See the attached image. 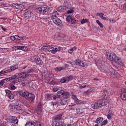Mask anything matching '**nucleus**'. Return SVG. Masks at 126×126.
Masks as SVG:
<instances>
[{
  "instance_id": "obj_14",
  "label": "nucleus",
  "mask_w": 126,
  "mask_h": 126,
  "mask_svg": "<svg viewBox=\"0 0 126 126\" xmlns=\"http://www.w3.org/2000/svg\"><path fill=\"white\" fill-rule=\"evenodd\" d=\"M121 98L122 100H126V89H125L124 92L121 94Z\"/></svg>"
},
{
  "instance_id": "obj_40",
  "label": "nucleus",
  "mask_w": 126,
  "mask_h": 126,
  "mask_svg": "<svg viewBox=\"0 0 126 126\" xmlns=\"http://www.w3.org/2000/svg\"><path fill=\"white\" fill-rule=\"evenodd\" d=\"M113 53H111L110 54H109L107 57V59L108 60H109V61H112V59H113Z\"/></svg>"
},
{
  "instance_id": "obj_6",
  "label": "nucleus",
  "mask_w": 126,
  "mask_h": 126,
  "mask_svg": "<svg viewBox=\"0 0 126 126\" xmlns=\"http://www.w3.org/2000/svg\"><path fill=\"white\" fill-rule=\"evenodd\" d=\"M53 22L55 24L57 25V26H62V21L61 19L56 18L55 19H52Z\"/></svg>"
},
{
  "instance_id": "obj_10",
  "label": "nucleus",
  "mask_w": 126,
  "mask_h": 126,
  "mask_svg": "<svg viewBox=\"0 0 126 126\" xmlns=\"http://www.w3.org/2000/svg\"><path fill=\"white\" fill-rule=\"evenodd\" d=\"M26 99H29L31 100V102H32L33 101V100L35 99V95L32 94H29V93Z\"/></svg>"
},
{
  "instance_id": "obj_41",
  "label": "nucleus",
  "mask_w": 126,
  "mask_h": 126,
  "mask_svg": "<svg viewBox=\"0 0 126 126\" xmlns=\"http://www.w3.org/2000/svg\"><path fill=\"white\" fill-rule=\"evenodd\" d=\"M102 91L104 93L105 96H106V94L108 95V94H109L108 91H107V89H102Z\"/></svg>"
},
{
  "instance_id": "obj_16",
  "label": "nucleus",
  "mask_w": 126,
  "mask_h": 126,
  "mask_svg": "<svg viewBox=\"0 0 126 126\" xmlns=\"http://www.w3.org/2000/svg\"><path fill=\"white\" fill-rule=\"evenodd\" d=\"M44 51L45 52H51L53 51V46L48 45V46L46 48H43Z\"/></svg>"
},
{
  "instance_id": "obj_49",
  "label": "nucleus",
  "mask_w": 126,
  "mask_h": 126,
  "mask_svg": "<svg viewBox=\"0 0 126 126\" xmlns=\"http://www.w3.org/2000/svg\"><path fill=\"white\" fill-rule=\"evenodd\" d=\"M81 63V61L77 60L75 61V63L77 64V65H80V64H81L80 63Z\"/></svg>"
},
{
  "instance_id": "obj_12",
  "label": "nucleus",
  "mask_w": 126,
  "mask_h": 126,
  "mask_svg": "<svg viewBox=\"0 0 126 126\" xmlns=\"http://www.w3.org/2000/svg\"><path fill=\"white\" fill-rule=\"evenodd\" d=\"M29 93L26 91H21L20 92V95H22V97H25L26 98H27Z\"/></svg>"
},
{
  "instance_id": "obj_63",
  "label": "nucleus",
  "mask_w": 126,
  "mask_h": 126,
  "mask_svg": "<svg viewBox=\"0 0 126 126\" xmlns=\"http://www.w3.org/2000/svg\"><path fill=\"white\" fill-rule=\"evenodd\" d=\"M57 123H58V122H53L52 126H57Z\"/></svg>"
},
{
  "instance_id": "obj_38",
  "label": "nucleus",
  "mask_w": 126,
  "mask_h": 126,
  "mask_svg": "<svg viewBox=\"0 0 126 126\" xmlns=\"http://www.w3.org/2000/svg\"><path fill=\"white\" fill-rule=\"evenodd\" d=\"M21 6H22V4L15 3V8H16L17 9H19V8L21 7Z\"/></svg>"
},
{
  "instance_id": "obj_23",
  "label": "nucleus",
  "mask_w": 126,
  "mask_h": 126,
  "mask_svg": "<svg viewBox=\"0 0 126 126\" xmlns=\"http://www.w3.org/2000/svg\"><path fill=\"white\" fill-rule=\"evenodd\" d=\"M56 9L58 11H59L60 12H62V11H63V10L65 9V7H63V6H60L57 8Z\"/></svg>"
},
{
  "instance_id": "obj_13",
  "label": "nucleus",
  "mask_w": 126,
  "mask_h": 126,
  "mask_svg": "<svg viewBox=\"0 0 126 126\" xmlns=\"http://www.w3.org/2000/svg\"><path fill=\"white\" fill-rule=\"evenodd\" d=\"M115 63H117V65H124V62H123V61H122V59H120L117 58L116 60H115Z\"/></svg>"
},
{
  "instance_id": "obj_35",
  "label": "nucleus",
  "mask_w": 126,
  "mask_h": 126,
  "mask_svg": "<svg viewBox=\"0 0 126 126\" xmlns=\"http://www.w3.org/2000/svg\"><path fill=\"white\" fill-rule=\"evenodd\" d=\"M66 79L67 80V82H68L70 80H72V79H73V76H70L69 77H67L66 78Z\"/></svg>"
},
{
  "instance_id": "obj_3",
  "label": "nucleus",
  "mask_w": 126,
  "mask_h": 126,
  "mask_svg": "<svg viewBox=\"0 0 126 126\" xmlns=\"http://www.w3.org/2000/svg\"><path fill=\"white\" fill-rule=\"evenodd\" d=\"M31 60L32 62H33L34 63H36L37 64H43V61L41 60V59H40L39 57L37 56H32L31 57Z\"/></svg>"
},
{
  "instance_id": "obj_61",
  "label": "nucleus",
  "mask_w": 126,
  "mask_h": 126,
  "mask_svg": "<svg viewBox=\"0 0 126 126\" xmlns=\"http://www.w3.org/2000/svg\"><path fill=\"white\" fill-rule=\"evenodd\" d=\"M4 80H1L0 82V85H1V86H2L3 85V84H4Z\"/></svg>"
},
{
  "instance_id": "obj_5",
  "label": "nucleus",
  "mask_w": 126,
  "mask_h": 126,
  "mask_svg": "<svg viewBox=\"0 0 126 126\" xmlns=\"http://www.w3.org/2000/svg\"><path fill=\"white\" fill-rule=\"evenodd\" d=\"M24 17L27 19H29V18H34V17H35V14L31 11H26L24 13Z\"/></svg>"
},
{
  "instance_id": "obj_50",
  "label": "nucleus",
  "mask_w": 126,
  "mask_h": 126,
  "mask_svg": "<svg viewBox=\"0 0 126 126\" xmlns=\"http://www.w3.org/2000/svg\"><path fill=\"white\" fill-rule=\"evenodd\" d=\"M22 51H24V52H26L28 50V48L25 47V46H22Z\"/></svg>"
},
{
  "instance_id": "obj_2",
  "label": "nucleus",
  "mask_w": 126,
  "mask_h": 126,
  "mask_svg": "<svg viewBox=\"0 0 126 126\" xmlns=\"http://www.w3.org/2000/svg\"><path fill=\"white\" fill-rule=\"evenodd\" d=\"M19 77L14 81L13 83H17V82H21L23 80V78H25L24 72H21L18 74Z\"/></svg>"
},
{
  "instance_id": "obj_53",
  "label": "nucleus",
  "mask_w": 126,
  "mask_h": 126,
  "mask_svg": "<svg viewBox=\"0 0 126 126\" xmlns=\"http://www.w3.org/2000/svg\"><path fill=\"white\" fill-rule=\"evenodd\" d=\"M111 115V114H110V113L107 115V117L108 120H112V116Z\"/></svg>"
},
{
  "instance_id": "obj_42",
  "label": "nucleus",
  "mask_w": 126,
  "mask_h": 126,
  "mask_svg": "<svg viewBox=\"0 0 126 126\" xmlns=\"http://www.w3.org/2000/svg\"><path fill=\"white\" fill-rule=\"evenodd\" d=\"M107 123H108V121L104 120L103 122L100 123V125L101 126H105V125H107Z\"/></svg>"
},
{
  "instance_id": "obj_44",
  "label": "nucleus",
  "mask_w": 126,
  "mask_h": 126,
  "mask_svg": "<svg viewBox=\"0 0 126 126\" xmlns=\"http://www.w3.org/2000/svg\"><path fill=\"white\" fill-rule=\"evenodd\" d=\"M81 64H80V66H82V67H85V65H86V64L85 62H81V63H80Z\"/></svg>"
},
{
  "instance_id": "obj_56",
  "label": "nucleus",
  "mask_w": 126,
  "mask_h": 126,
  "mask_svg": "<svg viewBox=\"0 0 126 126\" xmlns=\"http://www.w3.org/2000/svg\"><path fill=\"white\" fill-rule=\"evenodd\" d=\"M36 10H37V11H39V12H42V6L36 8Z\"/></svg>"
},
{
  "instance_id": "obj_36",
  "label": "nucleus",
  "mask_w": 126,
  "mask_h": 126,
  "mask_svg": "<svg viewBox=\"0 0 126 126\" xmlns=\"http://www.w3.org/2000/svg\"><path fill=\"white\" fill-rule=\"evenodd\" d=\"M63 67H57L55 68V70L56 71H60V70H62V69H63Z\"/></svg>"
},
{
  "instance_id": "obj_17",
  "label": "nucleus",
  "mask_w": 126,
  "mask_h": 126,
  "mask_svg": "<svg viewBox=\"0 0 126 126\" xmlns=\"http://www.w3.org/2000/svg\"><path fill=\"white\" fill-rule=\"evenodd\" d=\"M36 126V123L34 121H29L27 122L25 126Z\"/></svg>"
},
{
  "instance_id": "obj_52",
  "label": "nucleus",
  "mask_w": 126,
  "mask_h": 126,
  "mask_svg": "<svg viewBox=\"0 0 126 126\" xmlns=\"http://www.w3.org/2000/svg\"><path fill=\"white\" fill-rule=\"evenodd\" d=\"M71 98L72 99H73L74 100V101L77 98V96H76V95H74V94H72L71 95Z\"/></svg>"
},
{
  "instance_id": "obj_59",
  "label": "nucleus",
  "mask_w": 126,
  "mask_h": 126,
  "mask_svg": "<svg viewBox=\"0 0 126 126\" xmlns=\"http://www.w3.org/2000/svg\"><path fill=\"white\" fill-rule=\"evenodd\" d=\"M28 72H29V73H31V72H33V71H34V69H32V68H31V69H29V70H28Z\"/></svg>"
},
{
  "instance_id": "obj_21",
  "label": "nucleus",
  "mask_w": 126,
  "mask_h": 126,
  "mask_svg": "<svg viewBox=\"0 0 126 126\" xmlns=\"http://www.w3.org/2000/svg\"><path fill=\"white\" fill-rule=\"evenodd\" d=\"M53 98V94H47L45 95V98L46 100L49 101V100H51Z\"/></svg>"
},
{
  "instance_id": "obj_32",
  "label": "nucleus",
  "mask_w": 126,
  "mask_h": 126,
  "mask_svg": "<svg viewBox=\"0 0 126 126\" xmlns=\"http://www.w3.org/2000/svg\"><path fill=\"white\" fill-rule=\"evenodd\" d=\"M75 103H76V104H77V105H78V104H81V103H82V101L79 99H78V98H76L75 99V100H74Z\"/></svg>"
},
{
  "instance_id": "obj_28",
  "label": "nucleus",
  "mask_w": 126,
  "mask_h": 126,
  "mask_svg": "<svg viewBox=\"0 0 126 126\" xmlns=\"http://www.w3.org/2000/svg\"><path fill=\"white\" fill-rule=\"evenodd\" d=\"M42 109H43L42 105H41V103H39L37 106V111H38L39 112H42Z\"/></svg>"
},
{
  "instance_id": "obj_58",
  "label": "nucleus",
  "mask_w": 126,
  "mask_h": 126,
  "mask_svg": "<svg viewBox=\"0 0 126 126\" xmlns=\"http://www.w3.org/2000/svg\"><path fill=\"white\" fill-rule=\"evenodd\" d=\"M11 88L12 90H15V89H16V87L13 85H11Z\"/></svg>"
},
{
  "instance_id": "obj_33",
  "label": "nucleus",
  "mask_w": 126,
  "mask_h": 126,
  "mask_svg": "<svg viewBox=\"0 0 126 126\" xmlns=\"http://www.w3.org/2000/svg\"><path fill=\"white\" fill-rule=\"evenodd\" d=\"M75 103H76V104H77V105H78V104H81V103H82V101L79 99H78V98H76L75 99V100H74Z\"/></svg>"
},
{
  "instance_id": "obj_18",
  "label": "nucleus",
  "mask_w": 126,
  "mask_h": 126,
  "mask_svg": "<svg viewBox=\"0 0 126 126\" xmlns=\"http://www.w3.org/2000/svg\"><path fill=\"white\" fill-rule=\"evenodd\" d=\"M51 106H52L53 110H56V109L58 107H59V104L58 103V102H52Z\"/></svg>"
},
{
  "instance_id": "obj_29",
  "label": "nucleus",
  "mask_w": 126,
  "mask_h": 126,
  "mask_svg": "<svg viewBox=\"0 0 126 126\" xmlns=\"http://www.w3.org/2000/svg\"><path fill=\"white\" fill-rule=\"evenodd\" d=\"M118 57H117V55H116V54H113V56H112V60H111L112 62H115L116 61H117V59Z\"/></svg>"
},
{
  "instance_id": "obj_22",
  "label": "nucleus",
  "mask_w": 126,
  "mask_h": 126,
  "mask_svg": "<svg viewBox=\"0 0 126 126\" xmlns=\"http://www.w3.org/2000/svg\"><path fill=\"white\" fill-rule=\"evenodd\" d=\"M97 15H99V17L101 18V19H103V20H106V17H104V13H97Z\"/></svg>"
},
{
  "instance_id": "obj_45",
  "label": "nucleus",
  "mask_w": 126,
  "mask_h": 126,
  "mask_svg": "<svg viewBox=\"0 0 126 126\" xmlns=\"http://www.w3.org/2000/svg\"><path fill=\"white\" fill-rule=\"evenodd\" d=\"M93 91V90H92V89H89L87 90V91H86L85 94L87 95H88V94H89V93H91V92H92Z\"/></svg>"
},
{
  "instance_id": "obj_34",
  "label": "nucleus",
  "mask_w": 126,
  "mask_h": 126,
  "mask_svg": "<svg viewBox=\"0 0 126 126\" xmlns=\"http://www.w3.org/2000/svg\"><path fill=\"white\" fill-rule=\"evenodd\" d=\"M7 72H9V71H8V69H7L6 70H2L0 72V75H1V74H3V73H7Z\"/></svg>"
},
{
  "instance_id": "obj_64",
  "label": "nucleus",
  "mask_w": 126,
  "mask_h": 126,
  "mask_svg": "<svg viewBox=\"0 0 126 126\" xmlns=\"http://www.w3.org/2000/svg\"><path fill=\"white\" fill-rule=\"evenodd\" d=\"M72 12H73V10H70L67 11V13L68 14L72 13Z\"/></svg>"
},
{
  "instance_id": "obj_47",
  "label": "nucleus",
  "mask_w": 126,
  "mask_h": 126,
  "mask_svg": "<svg viewBox=\"0 0 126 126\" xmlns=\"http://www.w3.org/2000/svg\"><path fill=\"white\" fill-rule=\"evenodd\" d=\"M75 22H76V20L73 19V18H72L70 23H71V24H74Z\"/></svg>"
},
{
  "instance_id": "obj_19",
  "label": "nucleus",
  "mask_w": 126,
  "mask_h": 126,
  "mask_svg": "<svg viewBox=\"0 0 126 126\" xmlns=\"http://www.w3.org/2000/svg\"><path fill=\"white\" fill-rule=\"evenodd\" d=\"M13 109H14V110H16V111H17L18 112L19 111H21V110H22V108L17 105H13Z\"/></svg>"
},
{
  "instance_id": "obj_37",
  "label": "nucleus",
  "mask_w": 126,
  "mask_h": 126,
  "mask_svg": "<svg viewBox=\"0 0 126 126\" xmlns=\"http://www.w3.org/2000/svg\"><path fill=\"white\" fill-rule=\"evenodd\" d=\"M96 23H97V24H98V25H99L100 28H104V26H103V24L102 23H101L100 22V21L99 20H96Z\"/></svg>"
},
{
  "instance_id": "obj_43",
  "label": "nucleus",
  "mask_w": 126,
  "mask_h": 126,
  "mask_svg": "<svg viewBox=\"0 0 126 126\" xmlns=\"http://www.w3.org/2000/svg\"><path fill=\"white\" fill-rule=\"evenodd\" d=\"M60 82H61L62 83H64V82H67L66 78H63V79H62L60 81Z\"/></svg>"
},
{
  "instance_id": "obj_4",
  "label": "nucleus",
  "mask_w": 126,
  "mask_h": 126,
  "mask_svg": "<svg viewBox=\"0 0 126 126\" xmlns=\"http://www.w3.org/2000/svg\"><path fill=\"white\" fill-rule=\"evenodd\" d=\"M57 94L60 96L63 95V98H68V96H70V94H69V93H67L63 90H61L58 92Z\"/></svg>"
},
{
  "instance_id": "obj_27",
  "label": "nucleus",
  "mask_w": 126,
  "mask_h": 126,
  "mask_svg": "<svg viewBox=\"0 0 126 126\" xmlns=\"http://www.w3.org/2000/svg\"><path fill=\"white\" fill-rule=\"evenodd\" d=\"M26 36H19L18 41L23 42V41H24V40H26Z\"/></svg>"
},
{
  "instance_id": "obj_9",
  "label": "nucleus",
  "mask_w": 126,
  "mask_h": 126,
  "mask_svg": "<svg viewBox=\"0 0 126 126\" xmlns=\"http://www.w3.org/2000/svg\"><path fill=\"white\" fill-rule=\"evenodd\" d=\"M59 51H61V46H55L54 47H52V54H56Z\"/></svg>"
},
{
  "instance_id": "obj_39",
  "label": "nucleus",
  "mask_w": 126,
  "mask_h": 126,
  "mask_svg": "<svg viewBox=\"0 0 126 126\" xmlns=\"http://www.w3.org/2000/svg\"><path fill=\"white\" fill-rule=\"evenodd\" d=\"M86 22H88V19H84L81 20V24H84V23H86Z\"/></svg>"
},
{
  "instance_id": "obj_46",
  "label": "nucleus",
  "mask_w": 126,
  "mask_h": 126,
  "mask_svg": "<svg viewBox=\"0 0 126 126\" xmlns=\"http://www.w3.org/2000/svg\"><path fill=\"white\" fill-rule=\"evenodd\" d=\"M24 73L25 74V77H28V76L30 75V73H29L28 71H27V72H24Z\"/></svg>"
},
{
  "instance_id": "obj_60",
  "label": "nucleus",
  "mask_w": 126,
  "mask_h": 126,
  "mask_svg": "<svg viewBox=\"0 0 126 126\" xmlns=\"http://www.w3.org/2000/svg\"><path fill=\"white\" fill-rule=\"evenodd\" d=\"M15 39L16 41H18V40L19 39V36L18 35H15Z\"/></svg>"
},
{
  "instance_id": "obj_8",
  "label": "nucleus",
  "mask_w": 126,
  "mask_h": 126,
  "mask_svg": "<svg viewBox=\"0 0 126 126\" xmlns=\"http://www.w3.org/2000/svg\"><path fill=\"white\" fill-rule=\"evenodd\" d=\"M5 93L6 96L9 98V99H13L14 98V96H13V94H12V93H11V92L9 91V90H5Z\"/></svg>"
},
{
  "instance_id": "obj_11",
  "label": "nucleus",
  "mask_w": 126,
  "mask_h": 126,
  "mask_svg": "<svg viewBox=\"0 0 126 126\" xmlns=\"http://www.w3.org/2000/svg\"><path fill=\"white\" fill-rule=\"evenodd\" d=\"M58 15H60V14L59 13H58V11L55 10V11H53V12L52 13L51 18L52 20L55 19V18H58Z\"/></svg>"
},
{
  "instance_id": "obj_15",
  "label": "nucleus",
  "mask_w": 126,
  "mask_h": 126,
  "mask_svg": "<svg viewBox=\"0 0 126 126\" xmlns=\"http://www.w3.org/2000/svg\"><path fill=\"white\" fill-rule=\"evenodd\" d=\"M17 68H18V65H15L13 66H10V69H8V71L11 72V71H13L15 69H17Z\"/></svg>"
},
{
  "instance_id": "obj_1",
  "label": "nucleus",
  "mask_w": 126,
  "mask_h": 126,
  "mask_svg": "<svg viewBox=\"0 0 126 126\" xmlns=\"http://www.w3.org/2000/svg\"><path fill=\"white\" fill-rule=\"evenodd\" d=\"M104 103H105V99H99L96 101L94 104H92V107L93 109H100L104 105Z\"/></svg>"
},
{
  "instance_id": "obj_55",
  "label": "nucleus",
  "mask_w": 126,
  "mask_h": 126,
  "mask_svg": "<svg viewBox=\"0 0 126 126\" xmlns=\"http://www.w3.org/2000/svg\"><path fill=\"white\" fill-rule=\"evenodd\" d=\"M57 126H63V124L62 123L57 122Z\"/></svg>"
},
{
  "instance_id": "obj_62",
  "label": "nucleus",
  "mask_w": 126,
  "mask_h": 126,
  "mask_svg": "<svg viewBox=\"0 0 126 126\" xmlns=\"http://www.w3.org/2000/svg\"><path fill=\"white\" fill-rule=\"evenodd\" d=\"M11 39L12 41H16L15 36H13V35L11 36Z\"/></svg>"
},
{
  "instance_id": "obj_30",
  "label": "nucleus",
  "mask_w": 126,
  "mask_h": 126,
  "mask_svg": "<svg viewBox=\"0 0 126 126\" xmlns=\"http://www.w3.org/2000/svg\"><path fill=\"white\" fill-rule=\"evenodd\" d=\"M72 19V17H71V16H67L66 18V20L67 22L70 23Z\"/></svg>"
},
{
  "instance_id": "obj_57",
  "label": "nucleus",
  "mask_w": 126,
  "mask_h": 126,
  "mask_svg": "<svg viewBox=\"0 0 126 126\" xmlns=\"http://www.w3.org/2000/svg\"><path fill=\"white\" fill-rule=\"evenodd\" d=\"M68 53H69V54H72V53H73V49L71 48V49H69Z\"/></svg>"
},
{
  "instance_id": "obj_25",
  "label": "nucleus",
  "mask_w": 126,
  "mask_h": 126,
  "mask_svg": "<svg viewBox=\"0 0 126 126\" xmlns=\"http://www.w3.org/2000/svg\"><path fill=\"white\" fill-rule=\"evenodd\" d=\"M101 122H103V118L102 117H99L95 120V123H96V124H100Z\"/></svg>"
},
{
  "instance_id": "obj_26",
  "label": "nucleus",
  "mask_w": 126,
  "mask_h": 126,
  "mask_svg": "<svg viewBox=\"0 0 126 126\" xmlns=\"http://www.w3.org/2000/svg\"><path fill=\"white\" fill-rule=\"evenodd\" d=\"M49 9L47 8V6H42V12L43 13L47 12L48 11Z\"/></svg>"
},
{
  "instance_id": "obj_51",
  "label": "nucleus",
  "mask_w": 126,
  "mask_h": 126,
  "mask_svg": "<svg viewBox=\"0 0 126 126\" xmlns=\"http://www.w3.org/2000/svg\"><path fill=\"white\" fill-rule=\"evenodd\" d=\"M6 121L8 123H12V117H11L10 118H7Z\"/></svg>"
},
{
  "instance_id": "obj_24",
  "label": "nucleus",
  "mask_w": 126,
  "mask_h": 126,
  "mask_svg": "<svg viewBox=\"0 0 126 126\" xmlns=\"http://www.w3.org/2000/svg\"><path fill=\"white\" fill-rule=\"evenodd\" d=\"M62 117L63 115L61 114L58 115L54 118V121H60V120H62Z\"/></svg>"
},
{
  "instance_id": "obj_48",
  "label": "nucleus",
  "mask_w": 126,
  "mask_h": 126,
  "mask_svg": "<svg viewBox=\"0 0 126 126\" xmlns=\"http://www.w3.org/2000/svg\"><path fill=\"white\" fill-rule=\"evenodd\" d=\"M17 77V76L16 75H14L11 77H9L10 80H13V79H15Z\"/></svg>"
},
{
  "instance_id": "obj_54",
  "label": "nucleus",
  "mask_w": 126,
  "mask_h": 126,
  "mask_svg": "<svg viewBox=\"0 0 126 126\" xmlns=\"http://www.w3.org/2000/svg\"><path fill=\"white\" fill-rule=\"evenodd\" d=\"M4 82L6 83V82H8V81H10V78H6L5 79L3 80Z\"/></svg>"
},
{
  "instance_id": "obj_20",
  "label": "nucleus",
  "mask_w": 126,
  "mask_h": 126,
  "mask_svg": "<svg viewBox=\"0 0 126 126\" xmlns=\"http://www.w3.org/2000/svg\"><path fill=\"white\" fill-rule=\"evenodd\" d=\"M12 123L15 125L18 124V119H17V118L14 116L12 117Z\"/></svg>"
},
{
  "instance_id": "obj_7",
  "label": "nucleus",
  "mask_w": 126,
  "mask_h": 126,
  "mask_svg": "<svg viewBox=\"0 0 126 126\" xmlns=\"http://www.w3.org/2000/svg\"><path fill=\"white\" fill-rule=\"evenodd\" d=\"M66 99H67V98L63 97L62 99L59 100V104L62 106L67 105V100H66Z\"/></svg>"
},
{
  "instance_id": "obj_31",
  "label": "nucleus",
  "mask_w": 126,
  "mask_h": 126,
  "mask_svg": "<svg viewBox=\"0 0 126 126\" xmlns=\"http://www.w3.org/2000/svg\"><path fill=\"white\" fill-rule=\"evenodd\" d=\"M35 123L37 126H44V123H41L39 121L36 122Z\"/></svg>"
}]
</instances>
